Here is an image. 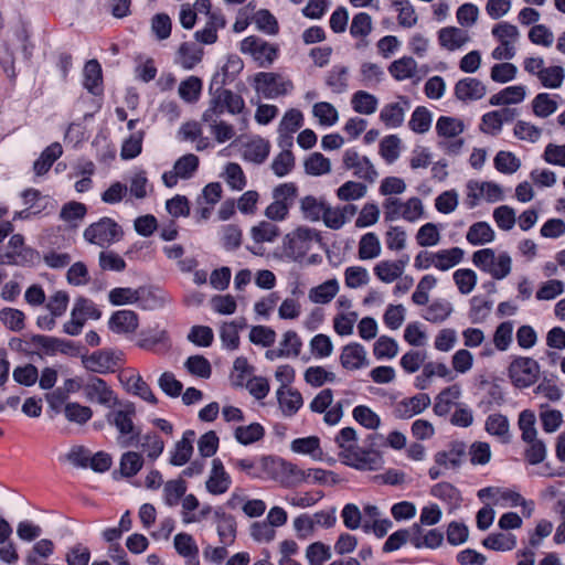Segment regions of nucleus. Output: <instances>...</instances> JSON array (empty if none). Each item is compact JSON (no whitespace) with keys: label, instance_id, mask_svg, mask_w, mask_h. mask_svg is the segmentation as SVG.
<instances>
[{"label":"nucleus","instance_id":"nucleus-1","mask_svg":"<svg viewBox=\"0 0 565 565\" xmlns=\"http://www.w3.org/2000/svg\"><path fill=\"white\" fill-rule=\"evenodd\" d=\"M334 443L340 449L339 456L345 465L359 470H376L381 467L382 459L379 454L362 450L358 446V435L354 428H342L334 437Z\"/></svg>","mask_w":565,"mask_h":565},{"label":"nucleus","instance_id":"nucleus-2","mask_svg":"<svg viewBox=\"0 0 565 565\" xmlns=\"http://www.w3.org/2000/svg\"><path fill=\"white\" fill-rule=\"evenodd\" d=\"M118 408H114L106 415V420L118 431L117 443L122 448L130 447L139 437V430L134 424L136 408L132 403L117 404Z\"/></svg>","mask_w":565,"mask_h":565},{"label":"nucleus","instance_id":"nucleus-3","mask_svg":"<svg viewBox=\"0 0 565 565\" xmlns=\"http://www.w3.org/2000/svg\"><path fill=\"white\" fill-rule=\"evenodd\" d=\"M465 124L461 119L450 116H440L436 121V132L439 138L437 146L447 154L460 153L465 140L460 135L465 131Z\"/></svg>","mask_w":565,"mask_h":565},{"label":"nucleus","instance_id":"nucleus-4","mask_svg":"<svg viewBox=\"0 0 565 565\" xmlns=\"http://www.w3.org/2000/svg\"><path fill=\"white\" fill-rule=\"evenodd\" d=\"M245 109V102L239 94L230 89L217 87L211 88V97L202 118H221L225 113L238 115Z\"/></svg>","mask_w":565,"mask_h":565},{"label":"nucleus","instance_id":"nucleus-5","mask_svg":"<svg viewBox=\"0 0 565 565\" xmlns=\"http://www.w3.org/2000/svg\"><path fill=\"white\" fill-rule=\"evenodd\" d=\"M472 263L482 271L497 280L508 277L512 270V258L507 252L495 254L492 248H483L473 253Z\"/></svg>","mask_w":565,"mask_h":565},{"label":"nucleus","instance_id":"nucleus-6","mask_svg":"<svg viewBox=\"0 0 565 565\" xmlns=\"http://www.w3.org/2000/svg\"><path fill=\"white\" fill-rule=\"evenodd\" d=\"M40 262V254L24 244L21 234H13L7 246H0V265L31 266Z\"/></svg>","mask_w":565,"mask_h":565},{"label":"nucleus","instance_id":"nucleus-7","mask_svg":"<svg viewBox=\"0 0 565 565\" xmlns=\"http://www.w3.org/2000/svg\"><path fill=\"white\" fill-rule=\"evenodd\" d=\"M83 236L89 244L107 248L122 238L124 231L115 220L105 216L88 225Z\"/></svg>","mask_w":565,"mask_h":565},{"label":"nucleus","instance_id":"nucleus-8","mask_svg":"<svg viewBox=\"0 0 565 565\" xmlns=\"http://www.w3.org/2000/svg\"><path fill=\"white\" fill-rule=\"evenodd\" d=\"M491 34L498 40L499 45L491 52V57L495 61H510L516 54V43L520 40L519 29L509 22H500L495 24Z\"/></svg>","mask_w":565,"mask_h":565},{"label":"nucleus","instance_id":"nucleus-9","mask_svg":"<svg viewBox=\"0 0 565 565\" xmlns=\"http://www.w3.org/2000/svg\"><path fill=\"white\" fill-rule=\"evenodd\" d=\"M273 202L266 207L265 216L274 222L287 218L290 207L298 195V188L292 182L278 184L273 189Z\"/></svg>","mask_w":565,"mask_h":565},{"label":"nucleus","instance_id":"nucleus-10","mask_svg":"<svg viewBox=\"0 0 565 565\" xmlns=\"http://www.w3.org/2000/svg\"><path fill=\"white\" fill-rule=\"evenodd\" d=\"M317 239L318 233L316 230L307 226H298L287 233L282 238L284 254L292 260H300Z\"/></svg>","mask_w":565,"mask_h":565},{"label":"nucleus","instance_id":"nucleus-11","mask_svg":"<svg viewBox=\"0 0 565 565\" xmlns=\"http://www.w3.org/2000/svg\"><path fill=\"white\" fill-rule=\"evenodd\" d=\"M541 374L536 360L529 356H515L508 367V376L516 388H526L534 385Z\"/></svg>","mask_w":565,"mask_h":565},{"label":"nucleus","instance_id":"nucleus-12","mask_svg":"<svg viewBox=\"0 0 565 565\" xmlns=\"http://www.w3.org/2000/svg\"><path fill=\"white\" fill-rule=\"evenodd\" d=\"M466 204L469 209L476 207L480 201L495 203L504 199L501 185L492 181L469 180L466 184Z\"/></svg>","mask_w":565,"mask_h":565},{"label":"nucleus","instance_id":"nucleus-13","mask_svg":"<svg viewBox=\"0 0 565 565\" xmlns=\"http://www.w3.org/2000/svg\"><path fill=\"white\" fill-rule=\"evenodd\" d=\"M239 50L243 54L252 56L259 67H269L278 55L276 45L256 35L245 38L239 44Z\"/></svg>","mask_w":565,"mask_h":565},{"label":"nucleus","instance_id":"nucleus-14","mask_svg":"<svg viewBox=\"0 0 565 565\" xmlns=\"http://www.w3.org/2000/svg\"><path fill=\"white\" fill-rule=\"evenodd\" d=\"M292 88V82L277 73L260 72L255 76L256 92L268 99L285 96L289 94Z\"/></svg>","mask_w":565,"mask_h":565},{"label":"nucleus","instance_id":"nucleus-15","mask_svg":"<svg viewBox=\"0 0 565 565\" xmlns=\"http://www.w3.org/2000/svg\"><path fill=\"white\" fill-rule=\"evenodd\" d=\"M342 166L345 170L352 171L355 178L365 182L374 183L379 178V172L372 161L354 148L347 149L343 152Z\"/></svg>","mask_w":565,"mask_h":565},{"label":"nucleus","instance_id":"nucleus-16","mask_svg":"<svg viewBox=\"0 0 565 565\" xmlns=\"http://www.w3.org/2000/svg\"><path fill=\"white\" fill-rule=\"evenodd\" d=\"M85 398L107 408H113L119 401L114 390L100 377H90L83 386Z\"/></svg>","mask_w":565,"mask_h":565},{"label":"nucleus","instance_id":"nucleus-17","mask_svg":"<svg viewBox=\"0 0 565 565\" xmlns=\"http://www.w3.org/2000/svg\"><path fill=\"white\" fill-rule=\"evenodd\" d=\"M199 157L193 153H186L180 157L173 166V169L162 174V182L167 188L177 185L179 179H191L199 168Z\"/></svg>","mask_w":565,"mask_h":565},{"label":"nucleus","instance_id":"nucleus-18","mask_svg":"<svg viewBox=\"0 0 565 565\" xmlns=\"http://www.w3.org/2000/svg\"><path fill=\"white\" fill-rule=\"evenodd\" d=\"M270 480L289 488L307 482V475L306 470L300 469L295 463L274 458L273 476H270Z\"/></svg>","mask_w":565,"mask_h":565},{"label":"nucleus","instance_id":"nucleus-19","mask_svg":"<svg viewBox=\"0 0 565 565\" xmlns=\"http://www.w3.org/2000/svg\"><path fill=\"white\" fill-rule=\"evenodd\" d=\"M233 465L239 471L245 472L253 479L270 480L274 468V457H260L257 459H235Z\"/></svg>","mask_w":565,"mask_h":565},{"label":"nucleus","instance_id":"nucleus-20","mask_svg":"<svg viewBox=\"0 0 565 565\" xmlns=\"http://www.w3.org/2000/svg\"><path fill=\"white\" fill-rule=\"evenodd\" d=\"M120 361V353L102 350L83 359L85 369L98 374L114 372Z\"/></svg>","mask_w":565,"mask_h":565},{"label":"nucleus","instance_id":"nucleus-21","mask_svg":"<svg viewBox=\"0 0 565 565\" xmlns=\"http://www.w3.org/2000/svg\"><path fill=\"white\" fill-rule=\"evenodd\" d=\"M454 94L460 102H476L486 96L487 86L476 77H465L455 84Z\"/></svg>","mask_w":565,"mask_h":565},{"label":"nucleus","instance_id":"nucleus-22","mask_svg":"<svg viewBox=\"0 0 565 565\" xmlns=\"http://www.w3.org/2000/svg\"><path fill=\"white\" fill-rule=\"evenodd\" d=\"M431 401L428 394L419 393L413 397L403 398L395 404L393 414L396 418L408 419L423 413Z\"/></svg>","mask_w":565,"mask_h":565},{"label":"nucleus","instance_id":"nucleus-23","mask_svg":"<svg viewBox=\"0 0 565 565\" xmlns=\"http://www.w3.org/2000/svg\"><path fill=\"white\" fill-rule=\"evenodd\" d=\"M440 47L455 52L465 47L471 38L467 30L458 26H445L437 32Z\"/></svg>","mask_w":565,"mask_h":565},{"label":"nucleus","instance_id":"nucleus-24","mask_svg":"<svg viewBox=\"0 0 565 565\" xmlns=\"http://www.w3.org/2000/svg\"><path fill=\"white\" fill-rule=\"evenodd\" d=\"M340 364L348 371H356L366 367L370 362L365 348L358 342H351L344 345L340 354Z\"/></svg>","mask_w":565,"mask_h":565},{"label":"nucleus","instance_id":"nucleus-25","mask_svg":"<svg viewBox=\"0 0 565 565\" xmlns=\"http://www.w3.org/2000/svg\"><path fill=\"white\" fill-rule=\"evenodd\" d=\"M138 327V315L135 311L128 309L115 311L108 320L109 330L116 334L135 333Z\"/></svg>","mask_w":565,"mask_h":565},{"label":"nucleus","instance_id":"nucleus-26","mask_svg":"<svg viewBox=\"0 0 565 565\" xmlns=\"http://www.w3.org/2000/svg\"><path fill=\"white\" fill-rule=\"evenodd\" d=\"M356 212L358 207L354 204H345L343 206L326 205L321 220L327 227L340 230Z\"/></svg>","mask_w":565,"mask_h":565},{"label":"nucleus","instance_id":"nucleus-27","mask_svg":"<svg viewBox=\"0 0 565 565\" xmlns=\"http://www.w3.org/2000/svg\"><path fill=\"white\" fill-rule=\"evenodd\" d=\"M232 480L225 471L222 461L218 458L212 460L210 476L205 482L206 490L214 495L225 493L231 487Z\"/></svg>","mask_w":565,"mask_h":565},{"label":"nucleus","instance_id":"nucleus-28","mask_svg":"<svg viewBox=\"0 0 565 565\" xmlns=\"http://www.w3.org/2000/svg\"><path fill=\"white\" fill-rule=\"evenodd\" d=\"M408 108V99L406 97H399L398 102L383 106L380 113V120L388 128H398L404 122L405 114Z\"/></svg>","mask_w":565,"mask_h":565},{"label":"nucleus","instance_id":"nucleus-29","mask_svg":"<svg viewBox=\"0 0 565 565\" xmlns=\"http://www.w3.org/2000/svg\"><path fill=\"white\" fill-rule=\"evenodd\" d=\"M411 544L416 548H438L444 542V533L437 529L424 531L418 524L413 525Z\"/></svg>","mask_w":565,"mask_h":565},{"label":"nucleus","instance_id":"nucleus-30","mask_svg":"<svg viewBox=\"0 0 565 565\" xmlns=\"http://www.w3.org/2000/svg\"><path fill=\"white\" fill-rule=\"evenodd\" d=\"M225 25L226 20L223 13L220 10H215L207 17L204 28L194 33V38L200 43L213 44L217 41L218 30L224 29Z\"/></svg>","mask_w":565,"mask_h":565},{"label":"nucleus","instance_id":"nucleus-31","mask_svg":"<svg viewBox=\"0 0 565 565\" xmlns=\"http://www.w3.org/2000/svg\"><path fill=\"white\" fill-rule=\"evenodd\" d=\"M278 405L284 416H294L302 406L303 398L301 393L295 388L278 387L276 391Z\"/></svg>","mask_w":565,"mask_h":565},{"label":"nucleus","instance_id":"nucleus-32","mask_svg":"<svg viewBox=\"0 0 565 565\" xmlns=\"http://www.w3.org/2000/svg\"><path fill=\"white\" fill-rule=\"evenodd\" d=\"M195 438V433L191 429H188L183 433L181 440H179L173 450H171V456L169 462L172 466L181 467L185 465L192 454H193V441Z\"/></svg>","mask_w":565,"mask_h":565},{"label":"nucleus","instance_id":"nucleus-33","mask_svg":"<svg viewBox=\"0 0 565 565\" xmlns=\"http://www.w3.org/2000/svg\"><path fill=\"white\" fill-rule=\"evenodd\" d=\"M177 553L185 558L186 565H199V547L192 535L178 533L173 539Z\"/></svg>","mask_w":565,"mask_h":565},{"label":"nucleus","instance_id":"nucleus-34","mask_svg":"<svg viewBox=\"0 0 565 565\" xmlns=\"http://www.w3.org/2000/svg\"><path fill=\"white\" fill-rule=\"evenodd\" d=\"M339 291L340 284L337 278H332L310 288L308 299L316 305H327L335 298Z\"/></svg>","mask_w":565,"mask_h":565},{"label":"nucleus","instance_id":"nucleus-35","mask_svg":"<svg viewBox=\"0 0 565 565\" xmlns=\"http://www.w3.org/2000/svg\"><path fill=\"white\" fill-rule=\"evenodd\" d=\"M460 396L461 387L458 384L444 388L435 398L434 413L440 417L448 415L452 406L457 407Z\"/></svg>","mask_w":565,"mask_h":565},{"label":"nucleus","instance_id":"nucleus-36","mask_svg":"<svg viewBox=\"0 0 565 565\" xmlns=\"http://www.w3.org/2000/svg\"><path fill=\"white\" fill-rule=\"evenodd\" d=\"M388 73L397 82L411 79L417 75L418 64L414 57L404 55L390 64Z\"/></svg>","mask_w":565,"mask_h":565},{"label":"nucleus","instance_id":"nucleus-37","mask_svg":"<svg viewBox=\"0 0 565 565\" xmlns=\"http://www.w3.org/2000/svg\"><path fill=\"white\" fill-rule=\"evenodd\" d=\"M83 85L93 95H100L103 92L102 66L97 60H89L83 70Z\"/></svg>","mask_w":565,"mask_h":565},{"label":"nucleus","instance_id":"nucleus-38","mask_svg":"<svg viewBox=\"0 0 565 565\" xmlns=\"http://www.w3.org/2000/svg\"><path fill=\"white\" fill-rule=\"evenodd\" d=\"M168 302V295L158 288L145 286L138 288V303L145 310L158 309Z\"/></svg>","mask_w":565,"mask_h":565},{"label":"nucleus","instance_id":"nucleus-39","mask_svg":"<svg viewBox=\"0 0 565 565\" xmlns=\"http://www.w3.org/2000/svg\"><path fill=\"white\" fill-rule=\"evenodd\" d=\"M484 429L489 435L497 437L501 443L505 444L510 441V423L507 416L502 414H490L486 418Z\"/></svg>","mask_w":565,"mask_h":565},{"label":"nucleus","instance_id":"nucleus-40","mask_svg":"<svg viewBox=\"0 0 565 565\" xmlns=\"http://www.w3.org/2000/svg\"><path fill=\"white\" fill-rule=\"evenodd\" d=\"M525 96L526 87L524 85H513L492 95L489 103L492 106H508L522 103L525 99Z\"/></svg>","mask_w":565,"mask_h":565},{"label":"nucleus","instance_id":"nucleus-41","mask_svg":"<svg viewBox=\"0 0 565 565\" xmlns=\"http://www.w3.org/2000/svg\"><path fill=\"white\" fill-rule=\"evenodd\" d=\"M246 327V319L238 318L231 322L222 323L220 328V338L225 347L228 350H236L239 345V330Z\"/></svg>","mask_w":565,"mask_h":565},{"label":"nucleus","instance_id":"nucleus-42","mask_svg":"<svg viewBox=\"0 0 565 565\" xmlns=\"http://www.w3.org/2000/svg\"><path fill=\"white\" fill-rule=\"evenodd\" d=\"M374 275L384 284H392L402 278L405 273V263H394L385 259L379 262L373 268Z\"/></svg>","mask_w":565,"mask_h":565},{"label":"nucleus","instance_id":"nucleus-43","mask_svg":"<svg viewBox=\"0 0 565 565\" xmlns=\"http://www.w3.org/2000/svg\"><path fill=\"white\" fill-rule=\"evenodd\" d=\"M216 531L220 542L224 545H231L236 537V523L232 515L223 511H215Z\"/></svg>","mask_w":565,"mask_h":565},{"label":"nucleus","instance_id":"nucleus-44","mask_svg":"<svg viewBox=\"0 0 565 565\" xmlns=\"http://www.w3.org/2000/svg\"><path fill=\"white\" fill-rule=\"evenodd\" d=\"M270 151V143L269 141L260 138V137H254L248 142L244 145L243 148V157L245 160L254 162V163H262L264 162Z\"/></svg>","mask_w":565,"mask_h":565},{"label":"nucleus","instance_id":"nucleus-45","mask_svg":"<svg viewBox=\"0 0 565 565\" xmlns=\"http://www.w3.org/2000/svg\"><path fill=\"white\" fill-rule=\"evenodd\" d=\"M290 448L294 452L310 456V458L316 461H321L323 459L320 439L317 436L294 439Z\"/></svg>","mask_w":565,"mask_h":565},{"label":"nucleus","instance_id":"nucleus-46","mask_svg":"<svg viewBox=\"0 0 565 565\" xmlns=\"http://www.w3.org/2000/svg\"><path fill=\"white\" fill-rule=\"evenodd\" d=\"M381 253V242L375 233L369 232L361 236L358 248V255L361 260L375 259Z\"/></svg>","mask_w":565,"mask_h":565},{"label":"nucleus","instance_id":"nucleus-47","mask_svg":"<svg viewBox=\"0 0 565 565\" xmlns=\"http://www.w3.org/2000/svg\"><path fill=\"white\" fill-rule=\"evenodd\" d=\"M63 149L58 142L46 147L41 156L34 161L33 170L36 175L45 174L52 164L62 156Z\"/></svg>","mask_w":565,"mask_h":565},{"label":"nucleus","instance_id":"nucleus-48","mask_svg":"<svg viewBox=\"0 0 565 565\" xmlns=\"http://www.w3.org/2000/svg\"><path fill=\"white\" fill-rule=\"evenodd\" d=\"M466 238L471 245L479 246L493 242L495 233L489 223L477 222L469 227Z\"/></svg>","mask_w":565,"mask_h":565},{"label":"nucleus","instance_id":"nucleus-49","mask_svg":"<svg viewBox=\"0 0 565 565\" xmlns=\"http://www.w3.org/2000/svg\"><path fill=\"white\" fill-rule=\"evenodd\" d=\"M465 252L460 247H451L435 252V268L441 271L449 270L461 263Z\"/></svg>","mask_w":565,"mask_h":565},{"label":"nucleus","instance_id":"nucleus-50","mask_svg":"<svg viewBox=\"0 0 565 565\" xmlns=\"http://www.w3.org/2000/svg\"><path fill=\"white\" fill-rule=\"evenodd\" d=\"M454 311L452 305L446 299L434 300L422 317L433 323L444 322Z\"/></svg>","mask_w":565,"mask_h":565},{"label":"nucleus","instance_id":"nucleus-51","mask_svg":"<svg viewBox=\"0 0 565 565\" xmlns=\"http://www.w3.org/2000/svg\"><path fill=\"white\" fill-rule=\"evenodd\" d=\"M202 50L195 47L193 44L184 42L180 45L175 63L184 70H192L202 60Z\"/></svg>","mask_w":565,"mask_h":565},{"label":"nucleus","instance_id":"nucleus-52","mask_svg":"<svg viewBox=\"0 0 565 565\" xmlns=\"http://www.w3.org/2000/svg\"><path fill=\"white\" fill-rule=\"evenodd\" d=\"M351 104L354 111L362 115H372L377 109L379 99L369 92L358 90L352 95Z\"/></svg>","mask_w":565,"mask_h":565},{"label":"nucleus","instance_id":"nucleus-53","mask_svg":"<svg viewBox=\"0 0 565 565\" xmlns=\"http://www.w3.org/2000/svg\"><path fill=\"white\" fill-rule=\"evenodd\" d=\"M465 454V445L457 443L452 445L449 450L437 452L435 455V461L437 465L444 466L445 468H458L462 462Z\"/></svg>","mask_w":565,"mask_h":565},{"label":"nucleus","instance_id":"nucleus-54","mask_svg":"<svg viewBox=\"0 0 565 565\" xmlns=\"http://www.w3.org/2000/svg\"><path fill=\"white\" fill-rule=\"evenodd\" d=\"M430 494L451 508H456L461 502L460 491L449 482H439L431 487Z\"/></svg>","mask_w":565,"mask_h":565},{"label":"nucleus","instance_id":"nucleus-55","mask_svg":"<svg viewBox=\"0 0 565 565\" xmlns=\"http://www.w3.org/2000/svg\"><path fill=\"white\" fill-rule=\"evenodd\" d=\"M55 545L51 540L38 541L25 555V565H36L41 559H47L54 554Z\"/></svg>","mask_w":565,"mask_h":565},{"label":"nucleus","instance_id":"nucleus-56","mask_svg":"<svg viewBox=\"0 0 565 565\" xmlns=\"http://www.w3.org/2000/svg\"><path fill=\"white\" fill-rule=\"evenodd\" d=\"M202 121L209 126L210 132L218 143H224L235 136L234 127L221 118H202Z\"/></svg>","mask_w":565,"mask_h":565},{"label":"nucleus","instance_id":"nucleus-57","mask_svg":"<svg viewBox=\"0 0 565 565\" xmlns=\"http://www.w3.org/2000/svg\"><path fill=\"white\" fill-rule=\"evenodd\" d=\"M71 316H77L85 323L87 319L98 320L102 311L90 299L79 297L73 305Z\"/></svg>","mask_w":565,"mask_h":565},{"label":"nucleus","instance_id":"nucleus-58","mask_svg":"<svg viewBox=\"0 0 565 565\" xmlns=\"http://www.w3.org/2000/svg\"><path fill=\"white\" fill-rule=\"evenodd\" d=\"M127 390L150 404H157V397L139 374L130 375L126 381Z\"/></svg>","mask_w":565,"mask_h":565},{"label":"nucleus","instance_id":"nucleus-59","mask_svg":"<svg viewBox=\"0 0 565 565\" xmlns=\"http://www.w3.org/2000/svg\"><path fill=\"white\" fill-rule=\"evenodd\" d=\"M326 203L312 195H307L300 201V211L302 216L310 222H318L321 220Z\"/></svg>","mask_w":565,"mask_h":565},{"label":"nucleus","instance_id":"nucleus-60","mask_svg":"<svg viewBox=\"0 0 565 565\" xmlns=\"http://www.w3.org/2000/svg\"><path fill=\"white\" fill-rule=\"evenodd\" d=\"M482 545L493 551H511L516 546V537L511 533H497L488 535Z\"/></svg>","mask_w":565,"mask_h":565},{"label":"nucleus","instance_id":"nucleus-61","mask_svg":"<svg viewBox=\"0 0 565 565\" xmlns=\"http://www.w3.org/2000/svg\"><path fill=\"white\" fill-rule=\"evenodd\" d=\"M186 482L183 479L169 480L163 486V501L168 507H175L186 492Z\"/></svg>","mask_w":565,"mask_h":565},{"label":"nucleus","instance_id":"nucleus-62","mask_svg":"<svg viewBox=\"0 0 565 565\" xmlns=\"http://www.w3.org/2000/svg\"><path fill=\"white\" fill-rule=\"evenodd\" d=\"M255 243H273L279 236V227L267 221H262L250 230Z\"/></svg>","mask_w":565,"mask_h":565},{"label":"nucleus","instance_id":"nucleus-63","mask_svg":"<svg viewBox=\"0 0 565 565\" xmlns=\"http://www.w3.org/2000/svg\"><path fill=\"white\" fill-rule=\"evenodd\" d=\"M326 84L334 94L344 93L348 89V67L333 66L327 75Z\"/></svg>","mask_w":565,"mask_h":565},{"label":"nucleus","instance_id":"nucleus-64","mask_svg":"<svg viewBox=\"0 0 565 565\" xmlns=\"http://www.w3.org/2000/svg\"><path fill=\"white\" fill-rule=\"evenodd\" d=\"M454 281L461 295L472 292L478 282L477 274L470 268H460L452 274Z\"/></svg>","mask_w":565,"mask_h":565}]
</instances>
